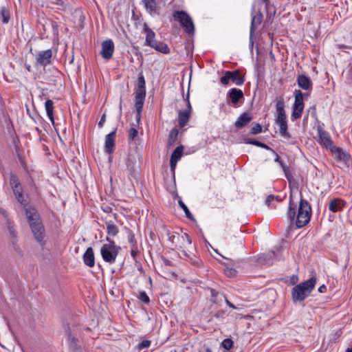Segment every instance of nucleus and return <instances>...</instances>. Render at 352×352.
<instances>
[{"mask_svg":"<svg viewBox=\"0 0 352 352\" xmlns=\"http://www.w3.org/2000/svg\"><path fill=\"white\" fill-rule=\"evenodd\" d=\"M138 130L135 128H131L129 132V138L130 140H134L138 135Z\"/></svg>","mask_w":352,"mask_h":352,"instance_id":"obj_39","label":"nucleus"},{"mask_svg":"<svg viewBox=\"0 0 352 352\" xmlns=\"http://www.w3.org/2000/svg\"><path fill=\"white\" fill-rule=\"evenodd\" d=\"M346 352H352V347L351 348H348L346 349Z\"/></svg>","mask_w":352,"mask_h":352,"instance_id":"obj_54","label":"nucleus"},{"mask_svg":"<svg viewBox=\"0 0 352 352\" xmlns=\"http://www.w3.org/2000/svg\"><path fill=\"white\" fill-rule=\"evenodd\" d=\"M318 130L320 143L326 148H330L333 144L329 133L323 130L321 127H318Z\"/></svg>","mask_w":352,"mask_h":352,"instance_id":"obj_13","label":"nucleus"},{"mask_svg":"<svg viewBox=\"0 0 352 352\" xmlns=\"http://www.w3.org/2000/svg\"><path fill=\"white\" fill-rule=\"evenodd\" d=\"M26 68L28 71H30V65H26Z\"/></svg>","mask_w":352,"mask_h":352,"instance_id":"obj_55","label":"nucleus"},{"mask_svg":"<svg viewBox=\"0 0 352 352\" xmlns=\"http://www.w3.org/2000/svg\"><path fill=\"white\" fill-rule=\"evenodd\" d=\"M231 81L236 85H241L245 81L244 77L240 76L239 71H226L225 75L220 78L221 84L226 85Z\"/></svg>","mask_w":352,"mask_h":352,"instance_id":"obj_8","label":"nucleus"},{"mask_svg":"<svg viewBox=\"0 0 352 352\" xmlns=\"http://www.w3.org/2000/svg\"><path fill=\"white\" fill-rule=\"evenodd\" d=\"M107 241H109V243L104 244L101 248V255L104 261L113 263L116 261L120 248L116 246L114 241L110 240L109 237H107Z\"/></svg>","mask_w":352,"mask_h":352,"instance_id":"obj_5","label":"nucleus"},{"mask_svg":"<svg viewBox=\"0 0 352 352\" xmlns=\"http://www.w3.org/2000/svg\"><path fill=\"white\" fill-rule=\"evenodd\" d=\"M277 124L280 126V133L283 136H287V120L283 121V122H277Z\"/></svg>","mask_w":352,"mask_h":352,"instance_id":"obj_32","label":"nucleus"},{"mask_svg":"<svg viewBox=\"0 0 352 352\" xmlns=\"http://www.w3.org/2000/svg\"><path fill=\"white\" fill-rule=\"evenodd\" d=\"M223 297L225 298L226 302L227 305H228L229 307H232V308H234V309H235V308H236V307H235V306H234L232 303H231V302H230L228 299H226V298H225V296H223Z\"/></svg>","mask_w":352,"mask_h":352,"instance_id":"obj_50","label":"nucleus"},{"mask_svg":"<svg viewBox=\"0 0 352 352\" xmlns=\"http://www.w3.org/2000/svg\"><path fill=\"white\" fill-rule=\"evenodd\" d=\"M168 239L169 240L173 243H175L176 244V246H177V234H168Z\"/></svg>","mask_w":352,"mask_h":352,"instance_id":"obj_43","label":"nucleus"},{"mask_svg":"<svg viewBox=\"0 0 352 352\" xmlns=\"http://www.w3.org/2000/svg\"><path fill=\"white\" fill-rule=\"evenodd\" d=\"M151 47H152V48L155 49V50H157V52H160L164 54H167L170 52V50H169L168 45L163 42L156 41V42H155L153 45L151 46Z\"/></svg>","mask_w":352,"mask_h":352,"instance_id":"obj_27","label":"nucleus"},{"mask_svg":"<svg viewBox=\"0 0 352 352\" xmlns=\"http://www.w3.org/2000/svg\"><path fill=\"white\" fill-rule=\"evenodd\" d=\"M10 183L14 192V189H21L20 182H19L18 178L15 175H12L10 176Z\"/></svg>","mask_w":352,"mask_h":352,"instance_id":"obj_31","label":"nucleus"},{"mask_svg":"<svg viewBox=\"0 0 352 352\" xmlns=\"http://www.w3.org/2000/svg\"><path fill=\"white\" fill-rule=\"evenodd\" d=\"M274 199V196L272 195H269L267 197V199L265 201V203L267 205L270 206V203L272 201H273Z\"/></svg>","mask_w":352,"mask_h":352,"instance_id":"obj_46","label":"nucleus"},{"mask_svg":"<svg viewBox=\"0 0 352 352\" xmlns=\"http://www.w3.org/2000/svg\"><path fill=\"white\" fill-rule=\"evenodd\" d=\"M316 283V278H311L295 286L292 292L294 302H302L314 289Z\"/></svg>","mask_w":352,"mask_h":352,"instance_id":"obj_3","label":"nucleus"},{"mask_svg":"<svg viewBox=\"0 0 352 352\" xmlns=\"http://www.w3.org/2000/svg\"><path fill=\"white\" fill-rule=\"evenodd\" d=\"M146 96L145 80L142 74L138 78L137 86L135 91V106L137 111L136 120L140 121Z\"/></svg>","mask_w":352,"mask_h":352,"instance_id":"obj_4","label":"nucleus"},{"mask_svg":"<svg viewBox=\"0 0 352 352\" xmlns=\"http://www.w3.org/2000/svg\"><path fill=\"white\" fill-rule=\"evenodd\" d=\"M279 164H280L283 170H284L286 177L287 178L288 180H289V175L288 173V168L286 166V165L282 161H280Z\"/></svg>","mask_w":352,"mask_h":352,"instance_id":"obj_41","label":"nucleus"},{"mask_svg":"<svg viewBox=\"0 0 352 352\" xmlns=\"http://www.w3.org/2000/svg\"><path fill=\"white\" fill-rule=\"evenodd\" d=\"M222 346L227 349V350H229L230 349H232V347L233 346V342L231 339H225L222 343Z\"/></svg>","mask_w":352,"mask_h":352,"instance_id":"obj_34","label":"nucleus"},{"mask_svg":"<svg viewBox=\"0 0 352 352\" xmlns=\"http://www.w3.org/2000/svg\"><path fill=\"white\" fill-rule=\"evenodd\" d=\"M45 107L46 110L47 115L50 120L51 122L53 125H54V102L51 100H47L45 103Z\"/></svg>","mask_w":352,"mask_h":352,"instance_id":"obj_26","label":"nucleus"},{"mask_svg":"<svg viewBox=\"0 0 352 352\" xmlns=\"http://www.w3.org/2000/svg\"><path fill=\"white\" fill-rule=\"evenodd\" d=\"M311 216V208L307 200L301 199L299 203L298 212L296 214V206H294L290 197L287 217L291 221L296 220V225L298 228H302L310 221Z\"/></svg>","mask_w":352,"mask_h":352,"instance_id":"obj_2","label":"nucleus"},{"mask_svg":"<svg viewBox=\"0 0 352 352\" xmlns=\"http://www.w3.org/2000/svg\"><path fill=\"white\" fill-rule=\"evenodd\" d=\"M146 11L153 15L157 13V3L155 0H142Z\"/></svg>","mask_w":352,"mask_h":352,"instance_id":"obj_25","label":"nucleus"},{"mask_svg":"<svg viewBox=\"0 0 352 352\" xmlns=\"http://www.w3.org/2000/svg\"><path fill=\"white\" fill-rule=\"evenodd\" d=\"M225 273L228 276H234L236 275V271L232 268H226L225 270Z\"/></svg>","mask_w":352,"mask_h":352,"instance_id":"obj_40","label":"nucleus"},{"mask_svg":"<svg viewBox=\"0 0 352 352\" xmlns=\"http://www.w3.org/2000/svg\"><path fill=\"white\" fill-rule=\"evenodd\" d=\"M69 340L71 342L72 344H76V339L74 337H73L70 333L68 336Z\"/></svg>","mask_w":352,"mask_h":352,"instance_id":"obj_49","label":"nucleus"},{"mask_svg":"<svg viewBox=\"0 0 352 352\" xmlns=\"http://www.w3.org/2000/svg\"><path fill=\"white\" fill-rule=\"evenodd\" d=\"M276 159H275V161H276V162H278L279 163V162H280V161H281V160H280V159L279 156H278L276 153Z\"/></svg>","mask_w":352,"mask_h":352,"instance_id":"obj_53","label":"nucleus"},{"mask_svg":"<svg viewBox=\"0 0 352 352\" xmlns=\"http://www.w3.org/2000/svg\"><path fill=\"white\" fill-rule=\"evenodd\" d=\"M83 261L86 265L92 267L95 265L94 254L92 248H88L83 255Z\"/></svg>","mask_w":352,"mask_h":352,"instance_id":"obj_22","label":"nucleus"},{"mask_svg":"<svg viewBox=\"0 0 352 352\" xmlns=\"http://www.w3.org/2000/svg\"><path fill=\"white\" fill-rule=\"evenodd\" d=\"M138 298L146 304H148L150 301L149 297L147 296L145 292H142L138 295Z\"/></svg>","mask_w":352,"mask_h":352,"instance_id":"obj_36","label":"nucleus"},{"mask_svg":"<svg viewBox=\"0 0 352 352\" xmlns=\"http://www.w3.org/2000/svg\"><path fill=\"white\" fill-rule=\"evenodd\" d=\"M138 249L136 246H132L131 250V254L133 258H135L138 254Z\"/></svg>","mask_w":352,"mask_h":352,"instance_id":"obj_44","label":"nucleus"},{"mask_svg":"<svg viewBox=\"0 0 352 352\" xmlns=\"http://www.w3.org/2000/svg\"><path fill=\"white\" fill-rule=\"evenodd\" d=\"M263 21V14L258 12L256 14H252V22L250 27V37L252 36L254 32L261 24Z\"/></svg>","mask_w":352,"mask_h":352,"instance_id":"obj_18","label":"nucleus"},{"mask_svg":"<svg viewBox=\"0 0 352 352\" xmlns=\"http://www.w3.org/2000/svg\"><path fill=\"white\" fill-rule=\"evenodd\" d=\"M188 110L180 111L178 116V123L180 127H184L186 125L189 120L190 115L191 106L189 100H188Z\"/></svg>","mask_w":352,"mask_h":352,"instance_id":"obj_15","label":"nucleus"},{"mask_svg":"<svg viewBox=\"0 0 352 352\" xmlns=\"http://www.w3.org/2000/svg\"><path fill=\"white\" fill-rule=\"evenodd\" d=\"M329 150L334 155L335 157L339 160L346 162L349 159V155L346 153L341 148L333 145Z\"/></svg>","mask_w":352,"mask_h":352,"instance_id":"obj_20","label":"nucleus"},{"mask_svg":"<svg viewBox=\"0 0 352 352\" xmlns=\"http://www.w3.org/2000/svg\"><path fill=\"white\" fill-rule=\"evenodd\" d=\"M200 352H212V351L208 347H204L203 351H201Z\"/></svg>","mask_w":352,"mask_h":352,"instance_id":"obj_52","label":"nucleus"},{"mask_svg":"<svg viewBox=\"0 0 352 352\" xmlns=\"http://www.w3.org/2000/svg\"><path fill=\"white\" fill-rule=\"evenodd\" d=\"M173 18L179 22L185 32L188 34L195 33V26L191 17L184 11H175L173 13Z\"/></svg>","mask_w":352,"mask_h":352,"instance_id":"obj_6","label":"nucleus"},{"mask_svg":"<svg viewBox=\"0 0 352 352\" xmlns=\"http://www.w3.org/2000/svg\"><path fill=\"white\" fill-rule=\"evenodd\" d=\"M150 345H151V341L148 340H144L142 342H140L138 344V348L139 350H142V349H144L145 348L149 347Z\"/></svg>","mask_w":352,"mask_h":352,"instance_id":"obj_37","label":"nucleus"},{"mask_svg":"<svg viewBox=\"0 0 352 352\" xmlns=\"http://www.w3.org/2000/svg\"><path fill=\"white\" fill-rule=\"evenodd\" d=\"M52 2L56 5H61L62 1L61 0H52Z\"/></svg>","mask_w":352,"mask_h":352,"instance_id":"obj_51","label":"nucleus"},{"mask_svg":"<svg viewBox=\"0 0 352 352\" xmlns=\"http://www.w3.org/2000/svg\"><path fill=\"white\" fill-rule=\"evenodd\" d=\"M210 292H211L212 302L214 303H217V296L219 295V293L215 292V290L213 289H210Z\"/></svg>","mask_w":352,"mask_h":352,"instance_id":"obj_42","label":"nucleus"},{"mask_svg":"<svg viewBox=\"0 0 352 352\" xmlns=\"http://www.w3.org/2000/svg\"><path fill=\"white\" fill-rule=\"evenodd\" d=\"M298 85L304 90H309L312 87L311 79L305 75H299L297 78Z\"/></svg>","mask_w":352,"mask_h":352,"instance_id":"obj_19","label":"nucleus"},{"mask_svg":"<svg viewBox=\"0 0 352 352\" xmlns=\"http://www.w3.org/2000/svg\"><path fill=\"white\" fill-rule=\"evenodd\" d=\"M345 201L340 198H336L330 201L329 210L332 212L341 211L345 206Z\"/></svg>","mask_w":352,"mask_h":352,"instance_id":"obj_16","label":"nucleus"},{"mask_svg":"<svg viewBox=\"0 0 352 352\" xmlns=\"http://www.w3.org/2000/svg\"><path fill=\"white\" fill-rule=\"evenodd\" d=\"M285 104H284V100L282 97H280L277 100L276 108V113H277V118L276 120V122H283V121L287 120V117L285 114V111L284 109Z\"/></svg>","mask_w":352,"mask_h":352,"instance_id":"obj_11","label":"nucleus"},{"mask_svg":"<svg viewBox=\"0 0 352 352\" xmlns=\"http://www.w3.org/2000/svg\"><path fill=\"white\" fill-rule=\"evenodd\" d=\"M178 130L177 129H173L168 135V144L169 146H172L175 142L177 135H178Z\"/></svg>","mask_w":352,"mask_h":352,"instance_id":"obj_28","label":"nucleus"},{"mask_svg":"<svg viewBox=\"0 0 352 352\" xmlns=\"http://www.w3.org/2000/svg\"><path fill=\"white\" fill-rule=\"evenodd\" d=\"M0 14L3 23H8L10 17V12L6 8H2Z\"/></svg>","mask_w":352,"mask_h":352,"instance_id":"obj_29","label":"nucleus"},{"mask_svg":"<svg viewBox=\"0 0 352 352\" xmlns=\"http://www.w3.org/2000/svg\"><path fill=\"white\" fill-rule=\"evenodd\" d=\"M14 193L17 201L25 208V215L35 239L41 243L45 236V230L38 212L34 208L26 207L28 201L25 199L21 189H14Z\"/></svg>","mask_w":352,"mask_h":352,"instance_id":"obj_1","label":"nucleus"},{"mask_svg":"<svg viewBox=\"0 0 352 352\" xmlns=\"http://www.w3.org/2000/svg\"><path fill=\"white\" fill-rule=\"evenodd\" d=\"M177 246L180 249H183L182 252L185 256H188L186 250H189L188 248L191 246V239L186 233L180 235L177 234Z\"/></svg>","mask_w":352,"mask_h":352,"instance_id":"obj_9","label":"nucleus"},{"mask_svg":"<svg viewBox=\"0 0 352 352\" xmlns=\"http://www.w3.org/2000/svg\"><path fill=\"white\" fill-rule=\"evenodd\" d=\"M248 142L250 143V144H254V145H256V146H260V147L268 149V150H271L272 152L275 153L274 151V150L270 148L267 145H266V144H263V143H262L261 142H258V141H256V140H252V141H249Z\"/></svg>","mask_w":352,"mask_h":352,"instance_id":"obj_35","label":"nucleus"},{"mask_svg":"<svg viewBox=\"0 0 352 352\" xmlns=\"http://www.w3.org/2000/svg\"><path fill=\"white\" fill-rule=\"evenodd\" d=\"M267 0H263V2H266Z\"/></svg>","mask_w":352,"mask_h":352,"instance_id":"obj_56","label":"nucleus"},{"mask_svg":"<svg viewBox=\"0 0 352 352\" xmlns=\"http://www.w3.org/2000/svg\"><path fill=\"white\" fill-rule=\"evenodd\" d=\"M262 131V127L261 126V124H255L251 129V133L252 134H258V133H260Z\"/></svg>","mask_w":352,"mask_h":352,"instance_id":"obj_38","label":"nucleus"},{"mask_svg":"<svg viewBox=\"0 0 352 352\" xmlns=\"http://www.w3.org/2000/svg\"><path fill=\"white\" fill-rule=\"evenodd\" d=\"M179 204L180 207L184 210L186 217L190 219H193L192 214L188 210V207L183 203V201L182 200L179 201Z\"/></svg>","mask_w":352,"mask_h":352,"instance_id":"obj_33","label":"nucleus"},{"mask_svg":"<svg viewBox=\"0 0 352 352\" xmlns=\"http://www.w3.org/2000/svg\"><path fill=\"white\" fill-rule=\"evenodd\" d=\"M327 290V287L324 285H321L319 288H318V291L320 293H324Z\"/></svg>","mask_w":352,"mask_h":352,"instance_id":"obj_48","label":"nucleus"},{"mask_svg":"<svg viewBox=\"0 0 352 352\" xmlns=\"http://www.w3.org/2000/svg\"><path fill=\"white\" fill-rule=\"evenodd\" d=\"M52 56V52L51 50L40 52L38 54L36 63L45 67L51 63Z\"/></svg>","mask_w":352,"mask_h":352,"instance_id":"obj_12","label":"nucleus"},{"mask_svg":"<svg viewBox=\"0 0 352 352\" xmlns=\"http://www.w3.org/2000/svg\"><path fill=\"white\" fill-rule=\"evenodd\" d=\"M129 241L132 244V246H135L136 242L134 234H131L129 235Z\"/></svg>","mask_w":352,"mask_h":352,"instance_id":"obj_45","label":"nucleus"},{"mask_svg":"<svg viewBox=\"0 0 352 352\" xmlns=\"http://www.w3.org/2000/svg\"><path fill=\"white\" fill-rule=\"evenodd\" d=\"M294 95L295 101L293 106V112L292 114V119L293 120L300 118L304 109L303 94L300 90H296Z\"/></svg>","mask_w":352,"mask_h":352,"instance_id":"obj_7","label":"nucleus"},{"mask_svg":"<svg viewBox=\"0 0 352 352\" xmlns=\"http://www.w3.org/2000/svg\"><path fill=\"white\" fill-rule=\"evenodd\" d=\"M143 32L146 34L144 45L149 47L153 46L155 42L157 41L155 40V32L148 26L146 23H144Z\"/></svg>","mask_w":352,"mask_h":352,"instance_id":"obj_14","label":"nucleus"},{"mask_svg":"<svg viewBox=\"0 0 352 352\" xmlns=\"http://www.w3.org/2000/svg\"><path fill=\"white\" fill-rule=\"evenodd\" d=\"M114 44L111 39L106 40L102 42L100 54L104 58L107 60L111 59L112 58Z\"/></svg>","mask_w":352,"mask_h":352,"instance_id":"obj_10","label":"nucleus"},{"mask_svg":"<svg viewBox=\"0 0 352 352\" xmlns=\"http://www.w3.org/2000/svg\"><path fill=\"white\" fill-rule=\"evenodd\" d=\"M252 120V116L250 113L245 112L241 114L235 122L236 128H242L248 124Z\"/></svg>","mask_w":352,"mask_h":352,"instance_id":"obj_21","label":"nucleus"},{"mask_svg":"<svg viewBox=\"0 0 352 352\" xmlns=\"http://www.w3.org/2000/svg\"><path fill=\"white\" fill-rule=\"evenodd\" d=\"M107 230L109 235L116 236L118 232V228L113 223H108L107 224Z\"/></svg>","mask_w":352,"mask_h":352,"instance_id":"obj_30","label":"nucleus"},{"mask_svg":"<svg viewBox=\"0 0 352 352\" xmlns=\"http://www.w3.org/2000/svg\"><path fill=\"white\" fill-rule=\"evenodd\" d=\"M105 122V115L103 114L100 118V120L98 122L99 127H102Z\"/></svg>","mask_w":352,"mask_h":352,"instance_id":"obj_47","label":"nucleus"},{"mask_svg":"<svg viewBox=\"0 0 352 352\" xmlns=\"http://www.w3.org/2000/svg\"><path fill=\"white\" fill-rule=\"evenodd\" d=\"M116 131H113L108 134L105 138V151L108 153H111L114 148Z\"/></svg>","mask_w":352,"mask_h":352,"instance_id":"obj_23","label":"nucleus"},{"mask_svg":"<svg viewBox=\"0 0 352 352\" xmlns=\"http://www.w3.org/2000/svg\"><path fill=\"white\" fill-rule=\"evenodd\" d=\"M183 150V146H177L173 152L170 160V168L172 170H174L175 168L177 162L181 159L182 156Z\"/></svg>","mask_w":352,"mask_h":352,"instance_id":"obj_17","label":"nucleus"},{"mask_svg":"<svg viewBox=\"0 0 352 352\" xmlns=\"http://www.w3.org/2000/svg\"><path fill=\"white\" fill-rule=\"evenodd\" d=\"M228 94L233 104H236L243 97V91L236 88L231 89Z\"/></svg>","mask_w":352,"mask_h":352,"instance_id":"obj_24","label":"nucleus"}]
</instances>
